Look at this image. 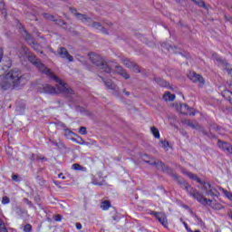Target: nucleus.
Here are the masks:
<instances>
[{
	"instance_id": "obj_43",
	"label": "nucleus",
	"mask_w": 232,
	"mask_h": 232,
	"mask_svg": "<svg viewBox=\"0 0 232 232\" xmlns=\"http://www.w3.org/2000/svg\"><path fill=\"white\" fill-rule=\"evenodd\" d=\"M12 179H13V180H14L15 182H17V179H19V176L14 174V175L12 176Z\"/></svg>"
},
{
	"instance_id": "obj_18",
	"label": "nucleus",
	"mask_w": 232,
	"mask_h": 232,
	"mask_svg": "<svg viewBox=\"0 0 232 232\" xmlns=\"http://www.w3.org/2000/svg\"><path fill=\"white\" fill-rule=\"evenodd\" d=\"M30 54H28V49L25 46H22L19 50L18 57L20 59H24V57H28Z\"/></svg>"
},
{
	"instance_id": "obj_26",
	"label": "nucleus",
	"mask_w": 232,
	"mask_h": 232,
	"mask_svg": "<svg viewBox=\"0 0 232 232\" xmlns=\"http://www.w3.org/2000/svg\"><path fill=\"white\" fill-rule=\"evenodd\" d=\"M210 130L212 131H218L219 133V135H222L224 133L223 130L220 129V127H218V125H217V124L211 125Z\"/></svg>"
},
{
	"instance_id": "obj_56",
	"label": "nucleus",
	"mask_w": 232,
	"mask_h": 232,
	"mask_svg": "<svg viewBox=\"0 0 232 232\" xmlns=\"http://www.w3.org/2000/svg\"><path fill=\"white\" fill-rule=\"evenodd\" d=\"M192 1H197V0H192Z\"/></svg>"
},
{
	"instance_id": "obj_52",
	"label": "nucleus",
	"mask_w": 232,
	"mask_h": 232,
	"mask_svg": "<svg viewBox=\"0 0 232 232\" xmlns=\"http://www.w3.org/2000/svg\"><path fill=\"white\" fill-rule=\"evenodd\" d=\"M65 179H66V177H64V176H63V177H62V179H63V180H64Z\"/></svg>"
},
{
	"instance_id": "obj_48",
	"label": "nucleus",
	"mask_w": 232,
	"mask_h": 232,
	"mask_svg": "<svg viewBox=\"0 0 232 232\" xmlns=\"http://www.w3.org/2000/svg\"><path fill=\"white\" fill-rule=\"evenodd\" d=\"M225 19H227V21H231L232 17H231V16L225 15Z\"/></svg>"
},
{
	"instance_id": "obj_32",
	"label": "nucleus",
	"mask_w": 232,
	"mask_h": 232,
	"mask_svg": "<svg viewBox=\"0 0 232 232\" xmlns=\"http://www.w3.org/2000/svg\"><path fill=\"white\" fill-rule=\"evenodd\" d=\"M32 229H33V227H32V225H30V224H26V225L24 227V232H32Z\"/></svg>"
},
{
	"instance_id": "obj_53",
	"label": "nucleus",
	"mask_w": 232,
	"mask_h": 232,
	"mask_svg": "<svg viewBox=\"0 0 232 232\" xmlns=\"http://www.w3.org/2000/svg\"><path fill=\"white\" fill-rule=\"evenodd\" d=\"M61 175H63V173L59 174V176H58V177H59V179H61V177H62Z\"/></svg>"
},
{
	"instance_id": "obj_28",
	"label": "nucleus",
	"mask_w": 232,
	"mask_h": 232,
	"mask_svg": "<svg viewBox=\"0 0 232 232\" xmlns=\"http://www.w3.org/2000/svg\"><path fill=\"white\" fill-rule=\"evenodd\" d=\"M64 131H65L64 137H66L67 139H70V137H72V135H75V133H73V131L70 130V129H65Z\"/></svg>"
},
{
	"instance_id": "obj_50",
	"label": "nucleus",
	"mask_w": 232,
	"mask_h": 232,
	"mask_svg": "<svg viewBox=\"0 0 232 232\" xmlns=\"http://www.w3.org/2000/svg\"><path fill=\"white\" fill-rule=\"evenodd\" d=\"M188 232H200V230H195V231H193V230H191V229H188Z\"/></svg>"
},
{
	"instance_id": "obj_37",
	"label": "nucleus",
	"mask_w": 232,
	"mask_h": 232,
	"mask_svg": "<svg viewBox=\"0 0 232 232\" xmlns=\"http://www.w3.org/2000/svg\"><path fill=\"white\" fill-rule=\"evenodd\" d=\"M24 202H25L27 204V206H30V208H32V206H34V203H32V201H30V199L24 198Z\"/></svg>"
},
{
	"instance_id": "obj_24",
	"label": "nucleus",
	"mask_w": 232,
	"mask_h": 232,
	"mask_svg": "<svg viewBox=\"0 0 232 232\" xmlns=\"http://www.w3.org/2000/svg\"><path fill=\"white\" fill-rule=\"evenodd\" d=\"M72 169H74V171H83L84 167L81 166L79 163H74L72 165Z\"/></svg>"
},
{
	"instance_id": "obj_39",
	"label": "nucleus",
	"mask_w": 232,
	"mask_h": 232,
	"mask_svg": "<svg viewBox=\"0 0 232 232\" xmlns=\"http://www.w3.org/2000/svg\"><path fill=\"white\" fill-rule=\"evenodd\" d=\"M75 227H76V229H78V230L82 229V224H81V223H76Z\"/></svg>"
},
{
	"instance_id": "obj_31",
	"label": "nucleus",
	"mask_w": 232,
	"mask_h": 232,
	"mask_svg": "<svg viewBox=\"0 0 232 232\" xmlns=\"http://www.w3.org/2000/svg\"><path fill=\"white\" fill-rule=\"evenodd\" d=\"M221 191H222V193H224L225 196H227L229 198V200H232V194H231V192H229V191H227V190H226L224 188H221Z\"/></svg>"
},
{
	"instance_id": "obj_15",
	"label": "nucleus",
	"mask_w": 232,
	"mask_h": 232,
	"mask_svg": "<svg viewBox=\"0 0 232 232\" xmlns=\"http://www.w3.org/2000/svg\"><path fill=\"white\" fill-rule=\"evenodd\" d=\"M116 73L123 77V79H130V74L121 65H115Z\"/></svg>"
},
{
	"instance_id": "obj_2",
	"label": "nucleus",
	"mask_w": 232,
	"mask_h": 232,
	"mask_svg": "<svg viewBox=\"0 0 232 232\" xmlns=\"http://www.w3.org/2000/svg\"><path fill=\"white\" fill-rule=\"evenodd\" d=\"M25 82H28L26 75L23 74L21 70L14 68L5 73V77L0 82V88L3 92L15 90V88L24 85Z\"/></svg>"
},
{
	"instance_id": "obj_8",
	"label": "nucleus",
	"mask_w": 232,
	"mask_h": 232,
	"mask_svg": "<svg viewBox=\"0 0 232 232\" xmlns=\"http://www.w3.org/2000/svg\"><path fill=\"white\" fill-rule=\"evenodd\" d=\"M174 108L179 111V113H182L183 115H195L193 112H188V111H193L192 108H189L188 104H173Z\"/></svg>"
},
{
	"instance_id": "obj_4",
	"label": "nucleus",
	"mask_w": 232,
	"mask_h": 232,
	"mask_svg": "<svg viewBox=\"0 0 232 232\" xmlns=\"http://www.w3.org/2000/svg\"><path fill=\"white\" fill-rule=\"evenodd\" d=\"M71 14H72V15H75V17L79 20L82 21V23H89V26H91L92 28H95V30H100V32H102V34H105V35H108V30H106L104 27H102V25L101 24V23L98 22H93L91 17L86 16V14H82L80 13H77V9L73 8V7H70L69 8Z\"/></svg>"
},
{
	"instance_id": "obj_19",
	"label": "nucleus",
	"mask_w": 232,
	"mask_h": 232,
	"mask_svg": "<svg viewBox=\"0 0 232 232\" xmlns=\"http://www.w3.org/2000/svg\"><path fill=\"white\" fill-rule=\"evenodd\" d=\"M183 173H185V175L187 177H188V179H191L192 180H196V182H198V184H202V180H200V179H198V175H195L191 172H188V171H183Z\"/></svg>"
},
{
	"instance_id": "obj_33",
	"label": "nucleus",
	"mask_w": 232,
	"mask_h": 232,
	"mask_svg": "<svg viewBox=\"0 0 232 232\" xmlns=\"http://www.w3.org/2000/svg\"><path fill=\"white\" fill-rule=\"evenodd\" d=\"M79 133H81V135H86L88 133L86 127H81L79 130Z\"/></svg>"
},
{
	"instance_id": "obj_34",
	"label": "nucleus",
	"mask_w": 232,
	"mask_h": 232,
	"mask_svg": "<svg viewBox=\"0 0 232 232\" xmlns=\"http://www.w3.org/2000/svg\"><path fill=\"white\" fill-rule=\"evenodd\" d=\"M92 184H93V186H102L104 183L98 182L97 179H95V178H92Z\"/></svg>"
},
{
	"instance_id": "obj_5",
	"label": "nucleus",
	"mask_w": 232,
	"mask_h": 232,
	"mask_svg": "<svg viewBox=\"0 0 232 232\" xmlns=\"http://www.w3.org/2000/svg\"><path fill=\"white\" fill-rule=\"evenodd\" d=\"M88 55L90 57L91 63L95 64L99 70H102L105 73H111V67H110V64L104 60V58L93 53H90Z\"/></svg>"
},
{
	"instance_id": "obj_10",
	"label": "nucleus",
	"mask_w": 232,
	"mask_h": 232,
	"mask_svg": "<svg viewBox=\"0 0 232 232\" xmlns=\"http://www.w3.org/2000/svg\"><path fill=\"white\" fill-rule=\"evenodd\" d=\"M188 77L189 80L192 81V82H199V84H201V86H204L206 84V80H204V77H202V75L195 72H191L188 74Z\"/></svg>"
},
{
	"instance_id": "obj_3",
	"label": "nucleus",
	"mask_w": 232,
	"mask_h": 232,
	"mask_svg": "<svg viewBox=\"0 0 232 232\" xmlns=\"http://www.w3.org/2000/svg\"><path fill=\"white\" fill-rule=\"evenodd\" d=\"M172 177H173V179H175V180H178L179 184L183 186L184 189H186V191H188V193H189V195H191V197H193V198H196V200H198V202H199L203 206H211V208L213 209H218V210L222 209V205H220V203H217V201H213L211 199H208V198H204V196L202 194H200V192H198L197 189L191 188V186L189 184L186 183L185 181L179 180L178 174L173 173Z\"/></svg>"
},
{
	"instance_id": "obj_29",
	"label": "nucleus",
	"mask_w": 232,
	"mask_h": 232,
	"mask_svg": "<svg viewBox=\"0 0 232 232\" xmlns=\"http://www.w3.org/2000/svg\"><path fill=\"white\" fill-rule=\"evenodd\" d=\"M32 159H36V160H48L43 155H37L35 158V154L32 155Z\"/></svg>"
},
{
	"instance_id": "obj_49",
	"label": "nucleus",
	"mask_w": 232,
	"mask_h": 232,
	"mask_svg": "<svg viewBox=\"0 0 232 232\" xmlns=\"http://www.w3.org/2000/svg\"><path fill=\"white\" fill-rule=\"evenodd\" d=\"M188 113H195V111L192 109V111H188Z\"/></svg>"
},
{
	"instance_id": "obj_25",
	"label": "nucleus",
	"mask_w": 232,
	"mask_h": 232,
	"mask_svg": "<svg viewBox=\"0 0 232 232\" xmlns=\"http://www.w3.org/2000/svg\"><path fill=\"white\" fill-rule=\"evenodd\" d=\"M157 82L160 86H162L163 88H168L169 86V83L160 78L157 79Z\"/></svg>"
},
{
	"instance_id": "obj_7",
	"label": "nucleus",
	"mask_w": 232,
	"mask_h": 232,
	"mask_svg": "<svg viewBox=\"0 0 232 232\" xmlns=\"http://www.w3.org/2000/svg\"><path fill=\"white\" fill-rule=\"evenodd\" d=\"M149 215H152L163 226V227H168V217L163 212H157L153 210L149 211Z\"/></svg>"
},
{
	"instance_id": "obj_14",
	"label": "nucleus",
	"mask_w": 232,
	"mask_h": 232,
	"mask_svg": "<svg viewBox=\"0 0 232 232\" xmlns=\"http://www.w3.org/2000/svg\"><path fill=\"white\" fill-rule=\"evenodd\" d=\"M182 122H183V124L189 126L193 130H199V131L204 133V135H208V132H206V130H204V128H202V126H200L198 124H195V123H193V121H191L189 120H183Z\"/></svg>"
},
{
	"instance_id": "obj_1",
	"label": "nucleus",
	"mask_w": 232,
	"mask_h": 232,
	"mask_svg": "<svg viewBox=\"0 0 232 232\" xmlns=\"http://www.w3.org/2000/svg\"><path fill=\"white\" fill-rule=\"evenodd\" d=\"M27 60L29 63H31V64L35 66V68H37L41 73H44V75L49 77L52 81H54L60 84V86L53 87L45 83L39 89L40 93H47L49 95H57V93H63V95H66V97L73 95V90H72V88H67L66 82H63V80L57 77V75H55L50 68L46 67V65H44V63H43L37 56L29 54L27 56Z\"/></svg>"
},
{
	"instance_id": "obj_23",
	"label": "nucleus",
	"mask_w": 232,
	"mask_h": 232,
	"mask_svg": "<svg viewBox=\"0 0 232 232\" xmlns=\"http://www.w3.org/2000/svg\"><path fill=\"white\" fill-rule=\"evenodd\" d=\"M164 101H175V94H171V92H167L163 94Z\"/></svg>"
},
{
	"instance_id": "obj_27",
	"label": "nucleus",
	"mask_w": 232,
	"mask_h": 232,
	"mask_svg": "<svg viewBox=\"0 0 232 232\" xmlns=\"http://www.w3.org/2000/svg\"><path fill=\"white\" fill-rule=\"evenodd\" d=\"M161 148H164L166 151H168V148H169V142L166 140H160Z\"/></svg>"
},
{
	"instance_id": "obj_55",
	"label": "nucleus",
	"mask_w": 232,
	"mask_h": 232,
	"mask_svg": "<svg viewBox=\"0 0 232 232\" xmlns=\"http://www.w3.org/2000/svg\"><path fill=\"white\" fill-rule=\"evenodd\" d=\"M231 10H232V6H230Z\"/></svg>"
},
{
	"instance_id": "obj_40",
	"label": "nucleus",
	"mask_w": 232,
	"mask_h": 232,
	"mask_svg": "<svg viewBox=\"0 0 232 232\" xmlns=\"http://www.w3.org/2000/svg\"><path fill=\"white\" fill-rule=\"evenodd\" d=\"M3 55H4L3 48L0 47V63L1 61H3Z\"/></svg>"
},
{
	"instance_id": "obj_30",
	"label": "nucleus",
	"mask_w": 232,
	"mask_h": 232,
	"mask_svg": "<svg viewBox=\"0 0 232 232\" xmlns=\"http://www.w3.org/2000/svg\"><path fill=\"white\" fill-rule=\"evenodd\" d=\"M2 204L4 206H6V204H10V198L6 197V196H4L2 198Z\"/></svg>"
},
{
	"instance_id": "obj_12",
	"label": "nucleus",
	"mask_w": 232,
	"mask_h": 232,
	"mask_svg": "<svg viewBox=\"0 0 232 232\" xmlns=\"http://www.w3.org/2000/svg\"><path fill=\"white\" fill-rule=\"evenodd\" d=\"M122 64H124V66H126V68L132 70V72H135L136 73H140V67H139V65H137V63H134L133 62L130 61L129 59L122 60Z\"/></svg>"
},
{
	"instance_id": "obj_20",
	"label": "nucleus",
	"mask_w": 232,
	"mask_h": 232,
	"mask_svg": "<svg viewBox=\"0 0 232 232\" xmlns=\"http://www.w3.org/2000/svg\"><path fill=\"white\" fill-rule=\"evenodd\" d=\"M111 208V203L109 200H104L102 202L101 209L103 211H108Z\"/></svg>"
},
{
	"instance_id": "obj_45",
	"label": "nucleus",
	"mask_w": 232,
	"mask_h": 232,
	"mask_svg": "<svg viewBox=\"0 0 232 232\" xmlns=\"http://www.w3.org/2000/svg\"><path fill=\"white\" fill-rule=\"evenodd\" d=\"M183 224H184V227L187 229V231L189 232V229H191V228H189V227H188V223L183 222Z\"/></svg>"
},
{
	"instance_id": "obj_51",
	"label": "nucleus",
	"mask_w": 232,
	"mask_h": 232,
	"mask_svg": "<svg viewBox=\"0 0 232 232\" xmlns=\"http://www.w3.org/2000/svg\"><path fill=\"white\" fill-rule=\"evenodd\" d=\"M124 93H125V95H127V96L130 95V92H125V91H124Z\"/></svg>"
},
{
	"instance_id": "obj_54",
	"label": "nucleus",
	"mask_w": 232,
	"mask_h": 232,
	"mask_svg": "<svg viewBox=\"0 0 232 232\" xmlns=\"http://www.w3.org/2000/svg\"><path fill=\"white\" fill-rule=\"evenodd\" d=\"M40 53H43V51H42V52H40Z\"/></svg>"
},
{
	"instance_id": "obj_35",
	"label": "nucleus",
	"mask_w": 232,
	"mask_h": 232,
	"mask_svg": "<svg viewBox=\"0 0 232 232\" xmlns=\"http://www.w3.org/2000/svg\"><path fill=\"white\" fill-rule=\"evenodd\" d=\"M53 220H55V222H61V220H63V216L57 214L53 217Z\"/></svg>"
},
{
	"instance_id": "obj_16",
	"label": "nucleus",
	"mask_w": 232,
	"mask_h": 232,
	"mask_svg": "<svg viewBox=\"0 0 232 232\" xmlns=\"http://www.w3.org/2000/svg\"><path fill=\"white\" fill-rule=\"evenodd\" d=\"M43 15L45 19H47L48 21H53L56 24H64V22L63 20H57L53 15H51L48 13H44Z\"/></svg>"
},
{
	"instance_id": "obj_38",
	"label": "nucleus",
	"mask_w": 232,
	"mask_h": 232,
	"mask_svg": "<svg viewBox=\"0 0 232 232\" xmlns=\"http://www.w3.org/2000/svg\"><path fill=\"white\" fill-rule=\"evenodd\" d=\"M80 140H77L75 139H72L73 142H76L77 144H82L84 142V140L82 138L79 137Z\"/></svg>"
},
{
	"instance_id": "obj_9",
	"label": "nucleus",
	"mask_w": 232,
	"mask_h": 232,
	"mask_svg": "<svg viewBox=\"0 0 232 232\" xmlns=\"http://www.w3.org/2000/svg\"><path fill=\"white\" fill-rule=\"evenodd\" d=\"M201 184H203V189L206 191V195L208 197H218V191H217V189L213 188L211 184L208 182H202Z\"/></svg>"
},
{
	"instance_id": "obj_11",
	"label": "nucleus",
	"mask_w": 232,
	"mask_h": 232,
	"mask_svg": "<svg viewBox=\"0 0 232 232\" xmlns=\"http://www.w3.org/2000/svg\"><path fill=\"white\" fill-rule=\"evenodd\" d=\"M147 164H150L151 166H155L157 169H161L162 171H169V168L164 164V162L160 160H155V159H151L146 161Z\"/></svg>"
},
{
	"instance_id": "obj_41",
	"label": "nucleus",
	"mask_w": 232,
	"mask_h": 232,
	"mask_svg": "<svg viewBox=\"0 0 232 232\" xmlns=\"http://www.w3.org/2000/svg\"><path fill=\"white\" fill-rule=\"evenodd\" d=\"M0 232H8V229H6L5 226H3L0 227Z\"/></svg>"
},
{
	"instance_id": "obj_36",
	"label": "nucleus",
	"mask_w": 232,
	"mask_h": 232,
	"mask_svg": "<svg viewBox=\"0 0 232 232\" xmlns=\"http://www.w3.org/2000/svg\"><path fill=\"white\" fill-rule=\"evenodd\" d=\"M194 2L197 3L198 5V6H201L202 8L206 7V4L202 0H196Z\"/></svg>"
},
{
	"instance_id": "obj_21",
	"label": "nucleus",
	"mask_w": 232,
	"mask_h": 232,
	"mask_svg": "<svg viewBox=\"0 0 232 232\" xmlns=\"http://www.w3.org/2000/svg\"><path fill=\"white\" fill-rule=\"evenodd\" d=\"M5 6V1L0 0V11L2 12V15H4L5 19H6L8 13L6 12V8Z\"/></svg>"
},
{
	"instance_id": "obj_42",
	"label": "nucleus",
	"mask_w": 232,
	"mask_h": 232,
	"mask_svg": "<svg viewBox=\"0 0 232 232\" xmlns=\"http://www.w3.org/2000/svg\"><path fill=\"white\" fill-rule=\"evenodd\" d=\"M50 142H51V144H53V146H55L56 148L59 147V143H57L52 140H50Z\"/></svg>"
},
{
	"instance_id": "obj_13",
	"label": "nucleus",
	"mask_w": 232,
	"mask_h": 232,
	"mask_svg": "<svg viewBox=\"0 0 232 232\" xmlns=\"http://www.w3.org/2000/svg\"><path fill=\"white\" fill-rule=\"evenodd\" d=\"M58 54L62 59H67L69 63H73V56L71 55L70 53H68V50L64 47H60L58 49Z\"/></svg>"
},
{
	"instance_id": "obj_44",
	"label": "nucleus",
	"mask_w": 232,
	"mask_h": 232,
	"mask_svg": "<svg viewBox=\"0 0 232 232\" xmlns=\"http://www.w3.org/2000/svg\"><path fill=\"white\" fill-rule=\"evenodd\" d=\"M226 70H227L228 75H230V77H232V69H229L227 67Z\"/></svg>"
},
{
	"instance_id": "obj_17",
	"label": "nucleus",
	"mask_w": 232,
	"mask_h": 232,
	"mask_svg": "<svg viewBox=\"0 0 232 232\" xmlns=\"http://www.w3.org/2000/svg\"><path fill=\"white\" fill-rule=\"evenodd\" d=\"M102 81L104 82L105 86L108 88V90H116L117 85L114 84L111 81H106V79L100 76Z\"/></svg>"
},
{
	"instance_id": "obj_22",
	"label": "nucleus",
	"mask_w": 232,
	"mask_h": 232,
	"mask_svg": "<svg viewBox=\"0 0 232 232\" xmlns=\"http://www.w3.org/2000/svg\"><path fill=\"white\" fill-rule=\"evenodd\" d=\"M150 133H152L155 139H160V132L159 131V129H157V127H150Z\"/></svg>"
},
{
	"instance_id": "obj_47",
	"label": "nucleus",
	"mask_w": 232,
	"mask_h": 232,
	"mask_svg": "<svg viewBox=\"0 0 232 232\" xmlns=\"http://www.w3.org/2000/svg\"><path fill=\"white\" fill-rule=\"evenodd\" d=\"M3 226H5V221H3V219L0 218V227H3Z\"/></svg>"
},
{
	"instance_id": "obj_46",
	"label": "nucleus",
	"mask_w": 232,
	"mask_h": 232,
	"mask_svg": "<svg viewBox=\"0 0 232 232\" xmlns=\"http://www.w3.org/2000/svg\"><path fill=\"white\" fill-rule=\"evenodd\" d=\"M163 46H164V48H167V50H169H169H172L171 46L168 47V44H163Z\"/></svg>"
},
{
	"instance_id": "obj_6",
	"label": "nucleus",
	"mask_w": 232,
	"mask_h": 232,
	"mask_svg": "<svg viewBox=\"0 0 232 232\" xmlns=\"http://www.w3.org/2000/svg\"><path fill=\"white\" fill-rule=\"evenodd\" d=\"M20 30H22L24 32V41L30 44L32 46V48L35 51V52H39L41 45H39V44H37L35 42V40L34 39V37H32V34H30L28 33V31H26V29H24V27L20 24Z\"/></svg>"
}]
</instances>
